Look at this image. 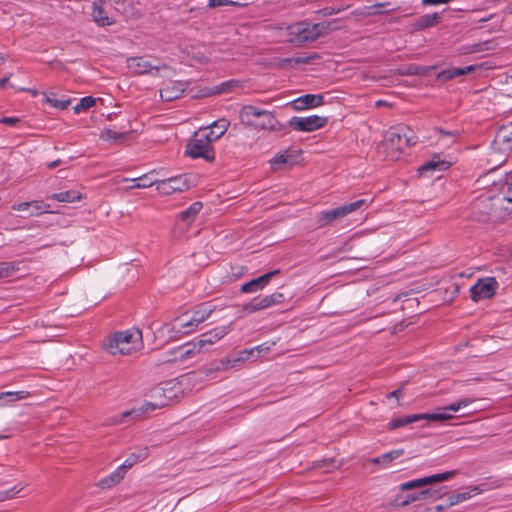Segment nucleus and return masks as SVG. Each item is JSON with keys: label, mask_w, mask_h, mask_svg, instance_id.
I'll return each mask as SVG.
<instances>
[{"label": "nucleus", "mask_w": 512, "mask_h": 512, "mask_svg": "<svg viewBox=\"0 0 512 512\" xmlns=\"http://www.w3.org/2000/svg\"><path fill=\"white\" fill-rule=\"evenodd\" d=\"M474 209L475 215L479 214L477 216L479 221L499 217L498 210L512 212V171L504 177L502 192L497 196L480 199L474 204Z\"/></svg>", "instance_id": "1"}, {"label": "nucleus", "mask_w": 512, "mask_h": 512, "mask_svg": "<svg viewBox=\"0 0 512 512\" xmlns=\"http://www.w3.org/2000/svg\"><path fill=\"white\" fill-rule=\"evenodd\" d=\"M142 346V332L137 328L116 332L103 343L104 350L111 355H128Z\"/></svg>", "instance_id": "2"}, {"label": "nucleus", "mask_w": 512, "mask_h": 512, "mask_svg": "<svg viewBox=\"0 0 512 512\" xmlns=\"http://www.w3.org/2000/svg\"><path fill=\"white\" fill-rule=\"evenodd\" d=\"M239 118L242 124L258 130L279 132L285 129V126L275 118L272 112L253 105L243 106Z\"/></svg>", "instance_id": "3"}, {"label": "nucleus", "mask_w": 512, "mask_h": 512, "mask_svg": "<svg viewBox=\"0 0 512 512\" xmlns=\"http://www.w3.org/2000/svg\"><path fill=\"white\" fill-rule=\"evenodd\" d=\"M331 23L298 22L288 26L289 42L297 45L313 42L329 33L333 28Z\"/></svg>", "instance_id": "4"}, {"label": "nucleus", "mask_w": 512, "mask_h": 512, "mask_svg": "<svg viewBox=\"0 0 512 512\" xmlns=\"http://www.w3.org/2000/svg\"><path fill=\"white\" fill-rule=\"evenodd\" d=\"M368 205L367 200L360 199L351 203H346L331 210L321 211L316 218L318 228H323L333 221L343 218L348 214L360 209L362 206Z\"/></svg>", "instance_id": "5"}, {"label": "nucleus", "mask_w": 512, "mask_h": 512, "mask_svg": "<svg viewBox=\"0 0 512 512\" xmlns=\"http://www.w3.org/2000/svg\"><path fill=\"white\" fill-rule=\"evenodd\" d=\"M384 142L387 147L402 151L415 144L412 131L405 125L391 127L384 136Z\"/></svg>", "instance_id": "6"}, {"label": "nucleus", "mask_w": 512, "mask_h": 512, "mask_svg": "<svg viewBox=\"0 0 512 512\" xmlns=\"http://www.w3.org/2000/svg\"><path fill=\"white\" fill-rule=\"evenodd\" d=\"M186 154L191 158H203L209 162L215 158L212 142L202 131L187 144Z\"/></svg>", "instance_id": "7"}, {"label": "nucleus", "mask_w": 512, "mask_h": 512, "mask_svg": "<svg viewBox=\"0 0 512 512\" xmlns=\"http://www.w3.org/2000/svg\"><path fill=\"white\" fill-rule=\"evenodd\" d=\"M328 122V117L311 115L307 117L294 116L290 118L288 125L295 131L313 132L323 128Z\"/></svg>", "instance_id": "8"}, {"label": "nucleus", "mask_w": 512, "mask_h": 512, "mask_svg": "<svg viewBox=\"0 0 512 512\" xmlns=\"http://www.w3.org/2000/svg\"><path fill=\"white\" fill-rule=\"evenodd\" d=\"M450 417L449 414L445 413H423V414H412L406 415L399 418L392 419L388 423V428L393 430L400 427H404L411 423L420 421V420H430V421H445Z\"/></svg>", "instance_id": "9"}, {"label": "nucleus", "mask_w": 512, "mask_h": 512, "mask_svg": "<svg viewBox=\"0 0 512 512\" xmlns=\"http://www.w3.org/2000/svg\"><path fill=\"white\" fill-rule=\"evenodd\" d=\"M498 283L493 277L479 279L471 288V299L478 302L483 299H489L496 293Z\"/></svg>", "instance_id": "10"}, {"label": "nucleus", "mask_w": 512, "mask_h": 512, "mask_svg": "<svg viewBox=\"0 0 512 512\" xmlns=\"http://www.w3.org/2000/svg\"><path fill=\"white\" fill-rule=\"evenodd\" d=\"M285 296L281 292H275L263 297H256L251 302L243 305V311L252 314L260 310L267 309L277 304L283 303Z\"/></svg>", "instance_id": "11"}, {"label": "nucleus", "mask_w": 512, "mask_h": 512, "mask_svg": "<svg viewBox=\"0 0 512 512\" xmlns=\"http://www.w3.org/2000/svg\"><path fill=\"white\" fill-rule=\"evenodd\" d=\"M189 188L186 175L169 177L164 180L157 179L156 190L162 195H170L175 192H182Z\"/></svg>", "instance_id": "12"}, {"label": "nucleus", "mask_w": 512, "mask_h": 512, "mask_svg": "<svg viewBox=\"0 0 512 512\" xmlns=\"http://www.w3.org/2000/svg\"><path fill=\"white\" fill-rule=\"evenodd\" d=\"M493 147L507 156L512 155V122L502 125L496 132Z\"/></svg>", "instance_id": "13"}, {"label": "nucleus", "mask_w": 512, "mask_h": 512, "mask_svg": "<svg viewBox=\"0 0 512 512\" xmlns=\"http://www.w3.org/2000/svg\"><path fill=\"white\" fill-rule=\"evenodd\" d=\"M456 473L457 472L455 470H452V471H447L444 473L434 474V475H430L427 477L407 481V482L400 484L399 489L401 491H407V490H411V489L421 488L426 485L433 484L435 482L447 481V480L451 479L453 476H455Z\"/></svg>", "instance_id": "14"}, {"label": "nucleus", "mask_w": 512, "mask_h": 512, "mask_svg": "<svg viewBox=\"0 0 512 512\" xmlns=\"http://www.w3.org/2000/svg\"><path fill=\"white\" fill-rule=\"evenodd\" d=\"M126 62L129 71L136 75L152 73L153 70H160V66L155 65L146 58L140 56L130 57Z\"/></svg>", "instance_id": "15"}, {"label": "nucleus", "mask_w": 512, "mask_h": 512, "mask_svg": "<svg viewBox=\"0 0 512 512\" xmlns=\"http://www.w3.org/2000/svg\"><path fill=\"white\" fill-rule=\"evenodd\" d=\"M229 332V326H221L212 329L209 332H206L200 336V338L196 341L197 345L201 349V351H206L207 346H211L216 343L218 340L223 338Z\"/></svg>", "instance_id": "16"}, {"label": "nucleus", "mask_w": 512, "mask_h": 512, "mask_svg": "<svg viewBox=\"0 0 512 512\" xmlns=\"http://www.w3.org/2000/svg\"><path fill=\"white\" fill-rule=\"evenodd\" d=\"M198 323L193 321V318L189 312H186L182 314L179 317H176L172 323H171V330L176 333L181 334H189L191 332H194L197 327Z\"/></svg>", "instance_id": "17"}, {"label": "nucleus", "mask_w": 512, "mask_h": 512, "mask_svg": "<svg viewBox=\"0 0 512 512\" xmlns=\"http://www.w3.org/2000/svg\"><path fill=\"white\" fill-rule=\"evenodd\" d=\"M279 273L280 270L278 269L265 273L258 278L252 279L251 281L244 283L241 286L240 290L242 293H254L259 290H262L264 287L268 285L270 280Z\"/></svg>", "instance_id": "18"}, {"label": "nucleus", "mask_w": 512, "mask_h": 512, "mask_svg": "<svg viewBox=\"0 0 512 512\" xmlns=\"http://www.w3.org/2000/svg\"><path fill=\"white\" fill-rule=\"evenodd\" d=\"M187 85L182 81H169L160 89V97L163 101H172L179 98Z\"/></svg>", "instance_id": "19"}, {"label": "nucleus", "mask_w": 512, "mask_h": 512, "mask_svg": "<svg viewBox=\"0 0 512 512\" xmlns=\"http://www.w3.org/2000/svg\"><path fill=\"white\" fill-rule=\"evenodd\" d=\"M323 102V95L306 94L292 101V106L295 110H305L309 108L318 107L322 105Z\"/></svg>", "instance_id": "20"}, {"label": "nucleus", "mask_w": 512, "mask_h": 512, "mask_svg": "<svg viewBox=\"0 0 512 512\" xmlns=\"http://www.w3.org/2000/svg\"><path fill=\"white\" fill-rule=\"evenodd\" d=\"M442 19L443 15L438 12L424 14L413 22L412 27L415 31H421L426 28L438 25L442 21Z\"/></svg>", "instance_id": "21"}, {"label": "nucleus", "mask_w": 512, "mask_h": 512, "mask_svg": "<svg viewBox=\"0 0 512 512\" xmlns=\"http://www.w3.org/2000/svg\"><path fill=\"white\" fill-rule=\"evenodd\" d=\"M229 122L222 118L214 121L209 127L202 130V132L208 137L211 142L218 140L228 129Z\"/></svg>", "instance_id": "22"}, {"label": "nucleus", "mask_w": 512, "mask_h": 512, "mask_svg": "<svg viewBox=\"0 0 512 512\" xmlns=\"http://www.w3.org/2000/svg\"><path fill=\"white\" fill-rule=\"evenodd\" d=\"M449 167H450V162L441 159V157L439 155H434L431 159H429L428 161L423 163L419 167L418 171L421 174H425L427 172H435V171L441 172V171L447 170Z\"/></svg>", "instance_id": "23"}, {"label": "nucleus", "mask_w": 512, "mask_h": 512, "mask_svg": "<svg viewBox=\"0 0 512 512\" xmlns=\"http://www.w3.org/2000/svg\"><path fill=\"white\" fill-rule=\"evenodd\" d=\"M296 158L297 155H294L289 151L279 153L271 159V167L273 170H279L284 168V166H293L297 162Z\"/></svg>", "instance_id": "24"}, {"label": "nucleus", "mask_w": 512, "mask_h": 512, "mask_svg": "<svg viewBox=\"0 0 512 512\" xmlns=\"http://www.w3.org/2000/svg\"><path fill=\"white\" fill-rule=\"evenodd\" d=\"M104 0H98L96 2H93L92 4V16L93 20L99 25V26H110L114 22L107 16V14L104 11Z\"/></svg>", "instance_id": "25"}, {"label": "nucleus", "mask_w": 512, "mask_h": 512, "mask_svg": "<svg viewBox=\"0 0 512 512\" xmlns=\"http://www.w3.org/2000/svg\"><path fill=\"white\" fill-rule=\"evenodd\" d=\"M214 311V306L211 303H202L193 308L189 313L191 314L193 321L197 322L198 325L207 320Z\"/></svg>", "instance_id": "26"}, {"label": "nucleus", "mask_w": 512, "mask_h": 512, "mask_svg": "<svg viewBox=\"0 0 512 512\" xmlns=\"http://www.w3.org/2000/svg\"><path fill=\"white\" fill-rule=\"evenodd\" d=\"M202 207L203 205L201 202H194L186 210L180 213V220L185 224L186 228L193 223Z\"/></svg>", "instance_id": "27"}, {"label": "nucleus", "mask_w": 512, "mask_h": 512, "mask_svg": "<svg viewBox=\"0 0 512 512\" xmlns=\"http://www.w3.org/2000/svg\"><path fill=\"white\" fill-rule=\"evenodd\" d=\"M125 476V472L123 468L118 467L113 472H111L108 476L102 478L98 482V486L101 489L111 488L114 485L118 484Z\"/></svg>", "instance_id": "28"}, {"label": "nucleus", "mask_w": 512, "mask_h": 512, "mask_svg": "<svg viewBox=\"0 0 512 512\" xmlns=\"http://www.w3.org/2000/svg\"><path fill=\"white\" fill-rule=\"evenodd\" d=\"M475 68L476 67L474 65H469V66H465V67H461V68L452 67V68H449V69H446V70H443L442 72H440L439 78L442 80H451L453 78L466 75V74L474 71Z\"/></svg>", "instance_id": "29"}, {"label": "nucleus", "mask_w": 512, "mask_h": 512, "mask_svg": "<svg viewBox=\"0 0 512 512\" xmlns=\"http://www.w3.org/2000/svg\"><path fill=\"white\" fill-rule=\"evenodd\" d=\"M320 56L317 53H313L307 56H297L292 58H284L280 62L281 67H293L295 65H306L310 64L314 59H319Z\"/></svg>", "instance_id": "30"}, {"label": "nucleus", "mask_w": 512, "mask_h": 512, "mask_svg": "<svg viewBox=\"0 0 512 512\" xmlns=\"http://www.w3.org/2000/svg\"><path fill=\"white\" fill-rule=\"evenodd\" d=\"M438 494H439V491H437L435 489H432V488L423 489L419 492L408 494L407 499L403 502V504L406 505L410 502H414V501H417L420 499H427V498L437 499Z\"/></svg>", "instance_id": "31"}, {"label": "nucleus", "mask_w": 512, "mask_h": 512, "mask_svg": "<svg viewBox=\"0 0 512 512\" xmlns=\"http://www.w3.org/2000/svg\"><path fill=\"white\" fill-rule=\"evenodd\" d=\"M50 198L55 201H58V202L72 203V202L80 201L82 199V194L79 191L69 190V191L54 193L50 196Z\"/></svg>", "instance_id": "32"}, {"label": "nucleus", "mask_w": 512, "mask_h": 512, "mask_svg": "<svg viewBox=\"0 0 512 512\" xmlns=\"http://www.w3.org/2000/svg\"><path fill=\"white\" fill-rule=\"evenodd\" d=\"M133 184L131 185V188H148L153 185H157V179L154 177V171H151L147 174H144L138 178L131 180Z\"/></svg>", "instance_id": "33"}, {"label": "nucleus", "mask_w": 512, "mask_h": 512, "mask_svg": "<svg viewBox=\"0 0 512 512\" xmlns=\"http://www.w3.org/2000/svg\"><path fill=\"white\" fill-rule=\"evenodd\" d=\"M147 456L148 449L142 448L137 453L130 454L129 457L119 467L123 468V471L126 473L127 470L130 469L134 464L146 459Z\"/></svg>", "instance_id": "34"}, {"label": "nucleus", "mask_w": 512, "mask_h": 512, "mask_svg": "<svg viewBox=\"0 0 512 512\" xmlns=\"http://www.w3.org/2000/svg\"><path fill=\"white\" fill-rule=\"evenodd\" d=\"M260 348L261 346H256L251 349H245L243 351H240L237 357L228 359L227 363L229 364L230 367H236L239 363H243L252 357H256V350H259Z\"/></svg>", "instance_id": "35"}, {"label": "nucleus", "mask_w": 512, "mask_h": 512, "mask_svg": "<svg viewBox=\"0 0 512 512\" xmlns=\"http://www.w3.org/2000/svg\"><path fill=\"white\" fill-rule=\"evenodd\" d=\"M180 353H182V357L184 362L194 358L197 354L201 353V349L197 345L196 341L191 343H186L180 346Z\"/></svg>", "instance_id": "36"}, {"label": "nucleus", "mask_w": 512, "mask_h": 512, "mask_svg": "<svg viewBox=\"0 0 512 512\" xmlns=\"http://www.w3.org/2000/svg\"><path fill=\"white\" fill-rule=\"evenodd\" d=\"M238 87H240V82L235 79H230L228 81H224V82L214 86L211 93L218 95V94L230 92L233 89L238 88Z\"/></svg>", "instance_id": "37"}, {"label": "nucleus", "mask_w": 512, "mask_h": 512, "mask_svg": "<svg viewBox=\"0 0 512 512\" xmlns=\"http://www.w3.org/2000/svg\"><path fill=\"white\" fill-rule=\"evenodd\" d=\"M403 453H404L403 449L392 450V451L384 453V454H382V455H380L378 457H375L372 460V463H374V464H380V463L389 464L393 460H395V459L399 458L400 456H402Z\"/></svg>", "instance_id": "38"}, {"label": "nucleus", "mask_w": 512, "mask_h": 512, "mask_svg": "<svg viewBox=\"0 0 512 512\" xmlns=\"http://www.w3.org/2000/svg\"><path fill=\"white\" fill-rule=\"evenodd\" d=\"M30 396L27 391H5L0 393V400L5 399L7 403L26 399Z\"/></svg>", "instance_id": "39"}, {"label": "nucleus", "mask_w": 512, "mask_h": 512, "mask_svg": "<svg viewBox=\"0 0 512 512\" xmlns=\"http://www.w3.org/2000/svg\"><path fill=\"white\" fill-rule=\"evenodd\" d=\"M471 403H472V400L469 398L461 399V400L457 401L456 403H452L448 406L443 407L442 411H440L439 413L449 414L450 417L448 419H450V418H452V413L459 411L461 408H464Z\"/></svg>", "instance_id": "40"}, {"label": "nucleus", "mask_w": 512, "mask_h": 512, "mask_svg": "<svg viewBox=\"0 0 512 512\" xmlns=\"http://www.w3.org/2000/svg\"><path fill=\"white\" fill-rule=\"evenodd\" d=\"M19 262H0V279L12 276L19 271Z\"/></svg>", "instance_id": "41"}, {"label": "nucleus", "mask_w": 512, "mask_h": 512, "mask_svg": "<svg viewBox=\"0 0 512 512\" xmlns=\"http://www.w3.org/2000/svg\"><path fill=\"white\" fill-rule=\"evenodd\" d=\"M30 208L32 209L29 216H39L43 213L50 212V205L41 200L30 201Z\"/></svg>", "instance_id": "42"}, {"label": "nucleus", "mask_w": 512, "mask_h": 512, "mask_svg": "<svg viewBox=\"0 0 512 512\" xmlns=\"http://www.w3.org/2000/svg\"><path fill=\"white\" fill-rule=\"evenodd\" d=\"M180 346L178 347H175L169 351H167L165 354H164V357H163V360L162 362L163 363H174V362H184V359L182 357V353H180Z\"/></svg>", "instance_id": "43"}, {"label": "nucleus", "mask_w": 512, "mask_h": 512, "mask_svg": "<svg viewBox=\"0 0 512 512\" xmlns=\"http://www.w3.org/2000/svg\"><path fill=\"white\" fill-rule=\"evenodd\" d=\"M96 103V99L92 96H85L80 99L79 103L74 107V112L76 114L80 113L83 110H87L93 107Z\"/></svg>", "instance_id": "44"}, {"label": "nucleus", "mask_w": 512, "mask_h": 512, "mask_svg": "<svg viewBox=\"0 0 512 512\" xmlns=\"http://www.w3.org/2000/svg\"><path fill=\"white\" fill-rule=\"evenodd\" d=\"M492 48V41H484L481 43H476L470 46L468 52L469 53H476V52H482L486 50H490Z\"/></svg>", "instance_id": "45"}, {"label": "nucleus", "mask_w": 512, "mask_h": 512, "mask_svg": "<svg viewBox=\"0 0 512 512\" xmlns=\"http://www.w3.org/2000/svg\"><path fill=\"white\" fill-rule=\"evenodd\" d=\"M240 4L232 0H208L207 8H216L219 6H239Z\"/></svg>", "instance_id": "46"}, {"label": "nucleus", "mask_w": 512, "mask_h": 512, "mask_svg": "<svg viewBox=\"0 0 512 512\" xmlns=\"http://www.w3.org/2000/svg\"><path fill=\"white\" fill-rule=\"evenodd\" d=\"M46 102L54 107V108H59V109H66L69 104H70V100H58V99H55V98H51V97H47L46 98Z\"/></svg>", "instance_id": "47"}, {"label": "nucleus", "mask_w": 512, "mask_h": 512, "mask_svg": "<svg viewBox=\"0 0 512 512\" xmlns=\"http://www.w3.org/2000/svg\"><path fill=\"white\" fill-rule=\"evenodd\" d=\"M133 415L138 416L139 415V411H137V410L125 411L120 416L114 417L112 419L111 424L116 425V424L122 423V422L125 421L126 418H129V417H131Z\"/></svg>", "instance_id": "48"}, {"label": "nucleus", "mask_w": 512, "mask_h": 512, "mask_svg": "<svg viewBox=\"0 0 512 512\" xmlns=\"http://www.w3.org/2000/svg\"><path fill=\"white\" fill-rule=\"evenodd\" d=\"M471 497L470 493L469 492H462V493H457L455 495L452 496L451 498V504H458L460 502H463L467 499H469Z\"/></svg>", "instance_id": "49"}, {"label": "nucleus", "mask_w": 512, "mask_h": 512, "mask_svg": "<svg viewBox=\"0 0 512 512\" xmlns=\"http://www.w3.org/2000/svg\"><path fill=\"white\" fill-rule=\"evenodd\" d=\"M435 132L440 136L452 138V142H454L455 138L458 136L457 131H447L442 128H435Z\"/></svg>", "instance_id": "50"}, {"label": "nucleus", "mask_w": 512, "mask_h": 512, "mask_svg": "<svg viewBox=\"0 0 512 512\" xmlns=\"http://www.w3.org/2000/svg\"><path fill=\"white\" fill-rule=\"evenodd\" d=\"M165 405H166L165 402H161L160 404H154V403H151V402H146L140 408V412L154 411L156 408H158L160 406H165Z\"/></svg>", "instance_id": "51"}, {"label": "nucleus", "mask_w": 512, "mask_h": 512, "mask_svg": "<svg viewBox=\"0 0 512 512\" xmlns=\"http://www.w3.org/2000/svg\"><path fill=\"white\" fill-rule=\"evenodd\" d=\"M104 136L106 139L117 140L122 138L124 136V133H118L114 130L106 129L104 131Z\"/></svg>", "instance_id": "52"}, {"label": "nucleus", "mask_w": 512, "mask_h": 512, "mask_svg": "<svg viewBox=\"0 0 512 512\" xmlns=\"http://www.w3.org/2000/svg\"><path fill=\"white\" fill-rule=\"evenodd\" d=\"M20 122V119L18 117H2L0 119L1 124H5L8 126H16L17 123Z\"/></svg>", "instance_id": "53"}, {"label": "nucleus", "mask_w": 512, "mask_h": 512, "mask_svg": "<svg viewBox=\"0 0 512 512\" xmlns=\"http://www.w3.org/2000/svg\"><path fill=\"white\" fill-rule=\"evenodd\" d=\"M30 208V201L29 202H21L17 204L12 205V209L14 211H25Z\"/></svg>", "instance_id": "54"}, {"label": "nucleus", "mask_w": 512, "mask_h": 512, "mask_svg": "<svg viewBox=\"0 0 512 512\" xmlns=\"http://www.w3.org/2000/svg\"><path fill=\"white\" fill-rule=\"evenodd\" d=\"M260 346H261V348L259 350H256V353H255L256 357H259L262 352L269 351V346H267L266 344H261Z\"/></svg>", "instance_id": "55"}, {"label": "nucleus", "mask_w": 512, "mask_h": 512, "mask_svg": "<svg viewBox=\"0 0 512 512\" xmlns=\"http://www.w3.org/2000/svg\"><path fill=\"white\" fill-rule=\"evenodd\" d=\"M401 394V389H396L390 393L387 394V398H392V397H395V398H398Z\"/></svg>", "instance_id": "56"}, {"label": "nucleus", "mask_w": 512, "mask_h": 512, "mask_svg": "<svg viewBox=\"0 0 512 512\" xmlns=\"http://www.w3.org/2000/svg\"><path fill=\"white\" fill-rule=\"evenodd\" d=\"M8 82H9V78L8 77H4L0 80V88L2 89H5L8 85Z\"/></svg>", "instance_id": "57"}, {"label": "nucleus", "mask_w": 512, "mask_h": 512, "mask_svg": "<svg viewBox=\"0 0 512 512\" xmlns=\"http://www.w3.org/2000/svg\"><path fill=\"white\" fill-rule=\"evenodd\" d=\"M59 162H60L59 160H58V161L51 162V163L49 164V167H50V168H54V167H56V166L59 164Z\"/></svg>", "instance_id": "58"}, {"label": "nucleus", "mask_w": 512, "mask_h": 512, "mask_svg": "<svg viewBox=\"0 0 512 512\" xmlns=\"http://www.w3.org/2000/svg\"><path fill=\"white\" fill-rule=\"evenodd\" d=\"M8 436L0 435V440L7 438Z\"/></svg>", "instance_id": "59"}]
</instances>
